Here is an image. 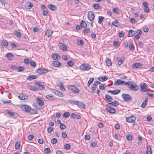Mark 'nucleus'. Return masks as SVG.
Instances as JSON below:
<instances>
[{"label":"nucleus","mask_w":154,"mask_h":154,"mask_svg":"<svg viewBox=\"0 0 154 154\" xmlns=\"http://www.w3.org/2000/svg\"><path fill=\"white\" fill-rule=\"evenodd\" d=\"M135 33V32L132 30H129L128 33V37H131L133 36Z\"/></svg>","instance_id":"obj_23"},{"label":"nucleus","mask_w":154,"mask_h":154,"mask_svg":"<svg viewBox=\"0 0 154 154\" xmlns=\"http://www.w3.org/2000/svg\"><path fill=\"white\" fill-rule=\"evenodd\" d=\"M108 77L106 76H100L98 78V79L101 82H103L107 80L108 79Z\"/></svg>","instance_id":"obj_21"},{"label":"nucleus","mask_w":154,"mask_h":154,"mask_svg":"<svg viewBox=\"0 0 154 154\" xmlns=\"http://www.w3.org/2000/svg\"><path fill=\"white\" fill-rule=\"evenodd\" d=\"M17 70L18 72H21L24 70V68L21 66L17 67Z\"/></svg>","instance_id":"obj_39"},{"label":"nucleus","mask_w":154,"mask_h":154,"mask_svg":"<svg viewBox=\"0 0 154 154\" xmlns=\"http://www.w3.org/2000/svg\"><path fill=\"white\" fill-rule=\"evenodd\" d=\"M60 128L61 130H64L66 128V126L65 125H64L62 123H60Z\"/></svg>","instance_id":"obj_50"},{"label":"nucleus","mask_w":154,"mask_h":154,"mask_svg":"<svg viewBox=\"0 0 154 154\" xmlns=\"http://www.w3.org/2000/svg\"><path fill=\"white\" fill-rule=\"evenodd\" d=\"M62 137L64 138H66L67 137V134L65 132H63L62 134Z\"/></svg>","instance_id":"obj_59"},{"label":"nucleus","mask_w":154,"mask_h":154,"mask_svg":"<svg viewBox=\"0 0 154 154\" xmlns=\"http://www.w3.org/2000/svg\"><path fill=\"white\" fill-rule=\"evenodd\" d=\"M51 57L54 60H57L60 58V56L56 54H52Z\"/></svg>","instance_id":"obj_22"},{"label":"nucleus","mask_w":154,"mask_h":154,"mask_svg":"<svg viewBox=\"0 0 154 154\" xmlns=\"http://www.w3.org/2000/svg\"><path fill=\"white\" fill-rule=\"evenodd\" d=\"M125 60V58L124 57H122L120 60L118 62V64L119 65H121L122 64L123 62H124Z\"/></svg>","instance_id":"obj_29"},{"label":"nucleus","mask_w":154,"mask_h":154,"mask_svg":"<svg viewBox=\"0 0 154 154\" xmlns=\"http://www.w3.org/2000/svg\"><path fill=\"white\" fill-rule=\"evenodd\" d=\"M48 7L51 10L53 11L56 10L57 9V8L55 5L52 4L48 5Z\"/></svg>","instance_id":"obj_18"},{"label":"nucleus","mask_w":154,"mask_h":154,"mask_svg":"<svg viewBox=\"0 0 154 154\" xmlns=\"http://www.w3.org/2000/svg\"><path fill=\"white\" fill-rule=\"evenodd\" d=\"M140 87L142 91L143 92L146 91V89L147 88V85L145 83H143L141 84Z\"/></svg>","instance_id":"obj_16"},{"label":"nucleus","mask_w":154,"mask_h":154,"mask_svg":"<svg viewBox=\"0 0 154 154\" xmlns=\"http://www.w3.org/2000/svg\"><path fill=\"white\" fill-rule=\"evenodd\" d=\"M69 115H70V113H69V112H66L65 113H64L63 114V116L65 118H67L68 117H69Z\"/></svg>","instance_id":"obj_41"},{"label":"nucleus","mask_w":154,"mask_h":154,"mask_svg":"<svg viewBox=\"0 0 154 154\" xmlns=\"http://www.w3.org/2000/svg\"><path fill=\"white\" fill-rule=\"evenodd\" d=\"M112 25L116 27H118L120 25V23L117 20H116L112 23Z\"/></svg>","instance_id":"obj_36"},{"label":"nucleus","mask_w":154,"mask_h":154,"mask_svg":"<svg viewBox=\"0 0 154 154\" xmlns=\"http://www.w3.org/2000/svg\"><path fill=\"white\" fill-rule=\"evenodd\" d=\"M58 45L60 48L63 51L67 50V47L66 46L62 43H60Z\"/></svg>","instance_id":"obj_15"},{"label":"nucleus","mask_w":154,"mask_h":154,"mask_svg":"<svg viewBox=\"0 0 154 154\" xmlns=\"http://www.w3.org/2000/svg\"><path fill=\"white\" fill-rule=\"evenodd\" d=\"M36 101L39 105L42 106L44 104V101L41 98H37Z\"/></svg>","instance_id":"obj_19"},{"label":"nucleus","mask_w":154,"mask_h":154,"mask_svg":"<svg viewBox=\"0 0 154 154\" xmlns=\"http://www.w3.org/2000/svg\"><path fill=\"white\" fill-rule=\"evenodd\" d=\"M52 91L54 93L59 97H62L63 96V94L59 91L56 90H53Z\"/></svg>","instance_id":"obj_12"},{"label":"nucleus","mask_w":154,"mask_h":154,"mask_svg":"<svg viewBox=\"0 0 154 154\" xmlns=\"http://www.w3.org/2000/svg\"><path fill=\"white\" fill-rule=\"evenodd\" d=\"M144 12L146 13H148L149 12V8L148 7H144Z\"/></svg>","instance_id":"obj_60"},{"label":"nucleus","mask_w":154,"mask_h":154,"mask_svg":"<svg viewBox=\"0 0 154 154\" xmlns=\"http://www.w3.org/2000/svg\"><path fill=\"white\" fill-rule=\"evenodd\" d=\"M109 105H112L113 106H118L119 105V103L118 102L115 101L111 103H109Z\"/></svg>","instance_id":"obj_33"},{"label":"nucleus","mask_w":154,"mask_h":154,"mask_svg":"<svg viewBox=\"0 0 154 154\" xmlns=\"http://www.w3.org/2000/svg\"><path fill=\"white\" fill-rule=\"evenodd\" d=\"M51 142L53 144H56L57 142V140L55 138H52L51 140Z\"/></svg>","instance_id":"obj_49"},{"label":"nucleus","mask_w":154,"mask_h":154,"mask_svg":"<svg viewBox=\"0 0 154 154\" xmlns=\"http://www.w3.org/2000/svg\"><path fill=\"white\" fill-rule=\"evenodd\" d=\"M28 95L25 93H22L20 94L19 96V98L22 100H24L27 99Z\"/></svg>","instance_id":"obj_8"},{"label":"nucleus","mask_w":154,"mask_h":154,"mask_svg":"<svg viewBox=\"0 0 154 154\" xmlns=\"http://www.w3.org/2000/svg\"><path fill=\"white\" fill-rule=\"evenodd\" d=\"M125 82L124 81L121 80L120 79H117L116 81V83L114 84L115 85H121L123 84H124L125 85Z\"/></svg>","instance_id":"obj_20"},{"label":"nucleus","mask_w":154,"mask_h":154,"mask_svg":"<svg viewBox=\"0 0 154 154\" xmlns=\"http://www.w3.org/2000/svg\"><path fill=\"white\" fill-rule=\"evenodd\" d=\"M36 84L39 87L40 89L44 90L45 89V87L44 85L38 83H37Z\"/></svg>","instance_id":"obj_30"},{"label":"nucleus","mask_w":154,"mask_h":154,"mask_svg":"<svg viewBox=\"0 0 154 154\" xmlns=\"http://www.w3.org/2000/svg\"><path fill=\"white\" fill-rule=\"evenodd\" d=\"M2 102L6 104L7 105V103H11V100H8V101L5 100H2Z\"/></svg>","instance_id":"obj_54"},{"label":"nucleus","mask_w":154,"mask_h":154,"mask_svg":"<svg viewBox=\"0 0 154 154\" xmlns=\"http://www.w3.org/2000/svg\"><path fill=\"white\" fill-rule=\"evenodd\" d=\"M68 89L69 91L75 94L78 93L80 91L79 90L78 88L73 85H71L68 86Z\"/></svg>","instance_id":"obj_3"},{"label":"nucleus","mask_w":154,"mask_h":154,"mask_svg":"<svg viewBox=\"0 0 154 154\" xmlns=\"http://www.w3.org/2000/svg\"><path fill=\"white\" fill-rule=\"evenodd\" d=\"M48 70L44 68H39L37 70V72L39 74H45L48 72Z\"/></svg>","instance_id":"obj_5"},{"label":"nucleus","mask_w":154,"mask_h":154,"mask_svg":"<svg viewBox=\"0 0 154 154\" xmlns=\"http://www.w3.org/2000/svg\"><path fill=\"white\" fill-rule=\"evenodd\" d=\"M46 34L47 36L48 37H49L51 35L52 32L50 29L49 28L47 29Z\"/></svg>","instance_id":"obj_28"},{"label":"nucleus","mask_w":154,"mask_h":154,"mask_svg":"<svg viewBox=\"0 0 154 154\" xmlns=\"http://www.w3.org/2000/svg\"><path fill=\"white\" fill-rule=\"evenodd\" d=\"M146 154H152L151 149L150 146H148L147 147Z\"/></svg>","instance_id":"obj_31"},{"label":"nucleus","mask_w":154,"mask_h":154,"mask_svg":"<svg viewBox=\"0 0 154 154\" xmlns=\"http://www.w3.org/2000/svg\"><path fill=\"white\" fill-rule=\"evenodd\" d=\"M69 103L73 105H78V106H84V105L82 103L78 101H74L72 100H69Z\"/></svg>","instance_id":"obj_11"},{"label":"nucleus","mask_w":154,"mask_h":154,"mask_svg":"<svg viewBox=\"0 0 154 154\" xmlns=\"http://www.w3.org/2000/svg\"><path fill=\"white\" fill-rule=\"evenodd\" d=\"M83 32H84L87 33H90V29L89 28L87 29L86 28H85L83 30Z\"/></svg>","instance_id":"obj_48"},{"label":"nucleus","mask_w":154,"mask_h":154,"mask_svg":"<svg viewBox=\"0 0 154 154\" xmlns=\"http://www.w3.org/2000/svg\"><path fill=\"white\" fill-rule=\"evenodd\" d=\"M23 110L29 112L31 114H36L37 112V110L36 108L34 107V108H32L31 106H20Z\"/></svg>","instance_id":"obj_1"},{"label":"nucleus","mask_w":154,"mask_h":154,"mask_svg":"<svg viewBox=\"0 0 154 154\" xmlns=\"http://www.w3.org/2000/svg\"><path fill=\"white\" fill-rule=\"evenodd\" d=\"M29 89L30 90L33 91H37L39 90L38 88L34 87L33 86H29Z\"/></svg>","instance_id":"obj_34"},{"label":"nucleus","mask_w":154,"mask_h":154,"mask_svg":"<svg viewBox=\"0 0 154 154\" xmlns=\"http://www.w3.org/2000/svg\"><path fill=\"white\" fill-rule=\"evenodd\" d=\"M129 47L130 49L132 51L134 50V47L132 43H130Z\"/></svg>","instance_id":"obj_55"},{"label":"nucleus","mask_w":154,"mask_h":154,"mask_svg":"<svg viewBox=\"0 0 154 154\" xmlns=\"http://www.w3.org/2000/svg\"><path fill=\"white\" fill-rule=\"evenodd\" d=\"M120 90L119 89H117L114 91L108 90L107 92L109 93H111L112 94H117L120 92Z\"/></svg>","instance_id":"obj_17"},{"label":"nucleus","mask_w":154,"mask_h":154,"mask_svg":"<svg viewBox=\"0 0 154 154\" xmlns=\"http://www.w3.org/2000/svg\"><path fill=\"white\" fill-rule=\"evenodd\" d=\"M33 5L29 2H27L25 3V7L27 9H29L31 8Z\"/></svg>","instance_id":"obj_14"},{"label":"nucleus","mask_w":154,"mask_h":154,"mask_svg":"<svg viewBox=\"0 0 154 154\" xmlns=\"http://www.w3.org/2000/svg\"><path fill=\"white\" fill-rule=\"evenodd\" d=\"M141 66V65L139 63H135L132 65L133 68H140Z\"/></svg>","instance_id":"obj_27"},{"label":"nucleus","mask_w":154,"mask_h":154,"mask_svg":"<svg viewBox=\"0 0 154 154\" xmlns=\"http://www.w3.org/2000/svg\"><path fill=\"white\" fill-rule=\"evenodd\" d=\"M104 19V17L102 16H99L98 18V22L99 24H101L103 20Z\"/></svg>","instance_id":"obj_37"},{"label":"nucleus","mask_w":154,"mask_h":154,"mask_svg":"<svg viewBox=\"0 0 154 154\" xmlns=\"http://www.w3.org/2000/svg\"><path fill=\"white\" fill-rule=\"evenodd\" d=\"M34 136L32 135H29L28 136V139L30 140H32L33 139Z\"/></svg>","instance_id":"obj_63"},{"label":"nucleus","mask_w":154,"mask_h":154,"mask_svg":"<svg viewBox=\"0 0 154 154\" xmlns=\"http://www.w3.org/2000/svg\"><path fill=\"white\" fill-rule=\"evenodd\" d=\"M136 119V117L134 116H131L126 118V121L129 123H133L134 122Z\"/></svg>","instance_id":"obj_6"},{"label":"nucleus","mask_w":154,"mask_h":154,"mask_svg":"<svg viewBox=\"0 0 154 154\" xmlns=\"http://www.w3.org/2000/svg\"><path fill=\"white\" fill-rule=\"evenodd\" d=\"M113 12L115 13L118 14L119 13V10L117 8H114L113 9Z\"/></svg>","instance_id":"obj_44"},{"label":"nucleus","mask_w":154,"mask_h":154,"mask_svg":"<svg viewBox=\"0 0 154 154\" xmlns=\"http://www.w3.org/2000/svg\"><path fill=\"white\" fill-rule=\"evenodd\" d=\"M77 44L79 45H81L83 44V41L82 40H78L77 41Z\"/></svg>","instance_id":"obj_56"},{"label":"nucleus","mask_w":154,"mask_h":154,"mask_svg":"<svg viewBox=\"0 0 154 154\" xmlns=\"http://www.w3.org/2000/svg\"><path fill=\"white\" fill-rule=\"evenodd\" d=\"M14 34L17 37L20 38L21 37L20 33V31H15L14 32Z\"/></svg>","instance_id":"obj_42"},{"label":"nucleus","mask_w":154,"mask_h":154,"mask_svg":"<svg viewBox=\"0 0 154 154\" xmlns=\"http://www.w3.org/2000/svg\"><path fill=\"white\" fill-rule=\"evenodd\" d=\"M93 6L95 9H98L100 7V5L97 4H94Z\"/></svg>","instance_id":"obj_47"},{"label":"nucleus","mask_w":154,"mask_h":154,"mask_svg":"<svg viewBox=\"0 0 154 154\" xmlns=\"http://www.w3.org/2000/svg\"><path fill=\"white\" fill-rule=\"evenodd\" d=\"M106 63L107 66H110L112 65L111 60L109 58L106 59Z\"/></svg>","instance_id":"obj_35"},{"label":"nucleus","mask_w":154,"mask_h":154,"mask_svg":"<svg viewBox=\"0 0 154 154\" xmlns=\"http://www.w3.org/2000/svg\"><path fill=\"white\" fill-rule=\"evenodd\" d=\"M131 22L133 23H135L136 22V21L134 18H131L130 19Z\"/></svg>","instance_id":"obj_61"},{"label":"nucleus","mask_w":154,"mask_h":154,"mask_svg":"<svg viewBox=\"0 0 154 154\" xmlns=\"http://www.w3.org/2000/svg\"><path fill=\"white\" fill-rule=\"evenodd\" d=\"M96 88L97 86L95 85V84H94L92 88L91 92L92 93H94L95 92Z\"/></svg>","instance_id":"obj_46"},{"label":"nucleus","mask_w":154,"mask_h":154,"mask_svg":"<svg viewBox=\"0 0 154 154\" xmlns=\"http://www.w3.org/2000/svg\"><path fill=\"white\" fill-rule=\"evenodd\" d=\"M53 128L51 127H49L47 129V131L49 133H51L53 131Z\"/></svg>","instance_id":"obj_62"},{"label":"nucleus","mask_w":154,"mask_h":154,"mask_svg":"<svg viewBox=\"0 0 154 154\" xmlns=\"http://www.w3.org/2000/svg\"><path fill=\"white\" fill-rule=\"evenodd\" d=\"M88 19L91 21H92L94 18V15L92 11H89L88 13Z\"/></svg>","instance_id":"obj_9"},{"label":"nucleus","mask_w":154,"mask_h":154,"mask_svg":"<svg viewBox=\"0 0 154 154\" xmlns=\"http://www.w3.org/2000/svg\"><path fill=\"white\" fill-rule=\"evenodd\" d=\"M37 78V77L36 75H32L29 76L27 78V79L29 80H31L32 79H35Z\"/></svg>","instance_id":"obj_24"},{"label":"nucleus","mask_w":154,"mask_h":154,"mask_svg":"<svg viewBox=\"0 0 154 154\" xmlns=\"http://www.w3.org/2000/svg\"><path fill=\"white\" fill-rule=\"evenodd\" d=\"M107 110L111 113H113L116 112L115 109L111 106H106Z\"/></svg>","instance_id":"obj_13"},{"label":"nucleus","mask_w":154,"mask_h":154,"mask_svg":"<svg viewBox=\"0 0 154 154\" xmlns=\"http://www.w3.org/2000/svg\"><path fill=\"white\" fill-rule=\"evenodd\" d=\"M132 137L130 134H128L126 137L127 139L128 140H131L132 139Z\"/></svg>","instance_id":"obj_57"},{"label":"nucleus","mask_w":154,"mask_h":154,"mask_svg":"<svg viewBox=\"0 0 154 154\" xmlns=\"http://www.w3.org/2000/svg\"><path fill=\"white\" fill-rule=\"evenodd\" d=\"M81 25L84 28H87V24L85 21L82 20L81 22Z\"/></svg>","instance_id":"obj_40"},{"label":"nucleus","mask_w":154,"mask_h":154,"mask_svg":"<svg viewBox=\"0 0 154 154\" xmlns=\"http://www.w3.org/2000/svg\"><path fill=\"white\" fill-rule=\"evenodd\" d=\"M47 98L49 100H51L53 99V96H51L50 95H48L46 96Z\"/></svg>","instance_id":"obj_58"},{"label":"nucleus","mask_w":154,"mask_h":154,"mask_svg":"<svg viewBox=\"0 0 154 154\" xmlns=\"http://www.w3.org/2000/svg\"><path fill=\"white\" fill-rule=\"evenodd\" d=\"M67 64L69 66H72L73 65L74 63L72 61H69L67 62Z\"/></svg>","instance_id":"obj_52"},{"label":"nucleus","mask_w":154,"mask_h":154,"mask_svg":"<svg viewBox=\"0 0 154 154\" xmlns=\"http://www.w3.org/2000/svg\"><path fill=\"white\" fill-rule=\"evenodd\" d=\"M94 80L93 78H92L90 79L88 81V86H89L92 83Z\"/></svg>","instance_id":"obj_45"},{"label":"nucleus","mask_w":154,"mask_h":154,"mask_svg":"<svg viewBox=\"0 0 154 154\" xmlns=\"http://www.w3.org/2000/svg\"><path fill=\"white\" fill-rule=\"evenodd\" d=\"M125 85H128L129 89H131L134 91H136L138 89L139 87L137 86L135 83H133L131 82H125Z\"/></svg>","instance_id":"obj_2"},{"label":"nucleus","mask_w":154,"mask_h":154,"mask_svg":"<svg viewBox=\"0 0 154 154\" xmlns=\"http://www.w3.org/2000/svg\"><path fill=\"white\" fill-rule=\"evenodd\" d=\"M6 57L8 59L10 60H12L14 58L13 55L11 53H7L6 54Z\"/></svg>","instance_id":"obj_25"},{"label":"nucleus","mask_w":154,"mask_h":154,"mask_svg":"<svg viewBox=\"0 0 154 154\" xmlns=\"http://www.w3.org/2000/svg\"><path fill=\"white\" fill-rule=\"evenodd\" d=\"M20 143L18 142H16L15 145V148L17 149H19L20 148Z\"/></svg>","instance_id":"obj_43"},{"label":"nucleus","mask_w":154,"mask_h":154,"mask_svg":"<svg viewBox=\"0 0 154 154\" xmlns=\"http://www.w3.org/2000/svg\"><path fill=\"white\" fill-rule=\"evenodd\" d=\"M123 99L125 101H129L132 99L131 97L129 95L123 94H122Z\"/></svg>","instance_id":"obj_10"},{"label":"nucleus","mask_w":154,"mask_h":154,"mask_svg":"<svg viewBox=\"0 0 154 154\" xmlns=\"http://www.w3.org/2000/svg\"><path fill=\"white\" fill-rule=\"evenodd\" d=\"M44 152L46 153L49 154L50 152V149L49 148H46L45 149Z\"/></svg>","instance_id":"obj_51"},{"label":"nucleus","mask_w":154,"mask_h":154,"mask_svg":"<svg viewBox=\"0 0 154 154\" xmlns=\"http://www.w3.org/2000/svg\"><path fill=\"white\" fill-rule=\"evenodd\" d=\"M97 143L94 142H93L91 144V146L92 147H95L97 145Z\"/></svg>","instance_id":"obj_64"},{"label":"nucleus","mask_w":154,"mask_h":154,"mask_svg":"<svg viewBox=\"0 0 154 154\" xmlns=\"http://www.w3.org/2000/svg\"><path fill=\"white\" fill-rule=\"evenodd\" d=\"M53 65L55 67H59L61 65V63L57 61H55L53 63Z\"/></svg>","instance_id":"obj_26"},{"label":"nucleus","mask_w":154,"mask_h":154,"mask_svg":"<svg viewBox=\"0 0 154 154\" xmlns=\"http://www.w3.org/2000/svg\"><path fill=\"white\" fill-rule=\"evenodd\" d=\"M79 69L82 71H88L90 69L91 67L88 64L84 63L80 66Z\"/></svg>","instance_id":"obj_4"},{"label":"nucleus","mask_w":154,"mask_h":154,"mask_svg":"<svg viewBox=\"0 0 154 154\" xmlns=\"http://www.w3.org/2000/svg\"><path fill=\"white\" fill-rule=\"evenodd\" d=\"M105 97L106 100L108 101L111 102L112 100V98L108 94H107L105 95Z\"/></svg>","instance_id":"obj_32"},{"label":"nucleus","mask_w":154,"mask_h":154,"mask_svg":"<svg viewBox=\"0 0 154 154\" xmlns=\"http://www.w3.org/2000/svg\"><path fill=\"white\" fill-rule=\"evenodd\" d=\"M64 148L67 150L69 149L70 148V146L69 144H66L64 146Z\"/></svg>","instance_id":"obj_53"},{"label":"nucleus","mask_w":154,"mask_h":154,"mask_svg":"<svg viewBox=\"0 0 154 154\" xmlns=\"http://www.w3.org/2000/svg\"><path fill=\"white\" fill-rule=\"evenodd\" d=\"M7 112L9 117L13 118H17L18 117V115L16 113L11 112L9 110H7Z\"/></svg>","instance_id":"obj_7"},{"label":"nucleus","mask_w":154,"mask_h":154,"mask_svg":"<svg viewBox=\"0 0 154 154\" xmlns=\"http://www.w3.org/2000/svg\"><path fill=\"white\" fill-rule=\"evenodd\" d=\"M1 44L3 46H7L8 45V43L6 40H4L1 42Z\"/></svg>","instance_id":"obj_38"}]
</instances>
